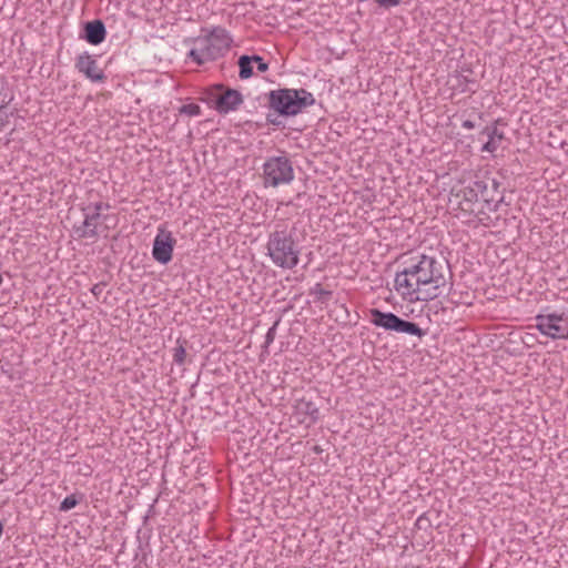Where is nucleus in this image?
<instances>
[{
    "label": "nucleus",
    "mask_w": 568,
    "mask_h": 568,
    "mask_svg": "<svg viewBox=\"0 0 568 568\" xmlns=\"http://www.w3.org/2000/svg\"><path fill=\"white\" fill-rule=\"evenodd\" d=\"M75 65L91 81L103 82L105 79L103 70L99 68L98 62L89 54L80 55Z\"/></svg>",
    "instance_id": "11"
},
{
    "label": "nucleus",
    "mask_w": 568,
    "mask_h": 568,
    "mask_svg": "<svg viewBox=\"0 0 568 568\" xmlns=\"http://www.w3.org/2000/svg\"><path fill=\"white\" fill-rule=\"evenodd\" d=\"M239 67H240V78L241 79H248L253 74V68H252V58L247 55H242L239 59Z\"/></svg>",
    "instance_id": "15"
},
{
    "label": "nucleus",
    "mask_w": 568,
    "mask_h": 568,
    "mask_svg": "<svg viewBox=\"0 0 568 568\" xmlns=\"http://www.w3.org/2000/svg\"><path fill=\"white\" fill-rule=\"evenodd\" d=\"M175 244L176 240L172 232L163 226H159L152 248L154 260L161 264H168L172 260Z\"/></svg>",
    "instance_id": "10"
},
{
    "label": "nucleus",
    "mask_w": 568,
    "mask_h": 568,
    "mask_svg": "<svg viewBox=\"0 0 568 568\" xmlns=\"http://www.w3.org/2000/svg\"><path fill=\"white\" fill-rule=\"evenodd\" d=\"M463 126H464L465 129H467V130H471V129H474V128H475V124H474V122H471V121H469V120H466V121H464Z\"/></svg>",
    "instance_id": "22"
},
{
    "label": "nucleus",
    "mask_w": 568,
    "mask_h": 568,
    "mask_svg": "<svg viewBox=\"0 0 568 568\" xmlns=\"http://www.w3.org/2000/svg\"><path fill=\"white\" fill-rule=\"evenodd\" d=\"M536 328L552 339L568 338V312H552L536 316Z\"/></svg>",
    "instance_id": "6"
},
{
    "label": "nucleus",
    "mask_w": 568,
    "mask_h": 568,
    "mask_svg": "<svg viewBox=\"0 0 568 568\" xmlns=\"http://www.w3.org/2000/svg\"><path fill=\"white\" fill-rule=\"evenodd\" d=\"M186 358V351L183 345H178L173 349V359L176 364L182 365Z\"/></svg>",
    "instance_id": "17"
},
{
    "label": "nucleus",
    "mask_w": 568,
    "mask_h": 568,
    "mask_svg": "<svg viewBox=\"0 0 568 568\" xmlns=\"http://www.w3.org/2000/svg\"><path fill=\"white\" fill-rule=\"evenodd\" d=\"M210 97L214 99L215 109L220 113L234 111L243 102V97L237 90L225 88L222 84L213 85L210 89Z\"/></svg>",
    "instance_id": "9"
},
{
    "label": "nucleus",
    "mask_w": 568,
    "mask_h": 568,
    "mask_svg": "<svg viewBox=\"0 0 568 568\" xmlns=\"http://www.w3.org/2000/svg\"><path fill=\"white\" fill-rule=\"evenodd\" d=\"M445 284L442 265L426 255L412 258L394 281L395 291L410 303L436 298Z\"/></svg>",
    "instance_id": "1"
},
{
    "label": "nucleus",
    "mask_w": 568,
    "mask_h": 568,
    "mask_svg": "<svg viewBox=\"0 0 568 568\" xmlns=\"http://www.w3.org/2000/svg\"><path fill=\"white\" fill-rule=\"evenodd\" d=\"M271 106L284 115H295L314 103L313 95L305 90L283 89L272 91Z\"/></svg>",
    "instance_id": "4"
},
{
    "label": "nucleus",
    "mask_w": 568,
    "mask_h": 568,
    "mask_svg": "<svg viewBox=\"0 0 568 568\" xmlns=\"http://www.w3.org/2000/svg\"><path fill=\"white\" fill-rule=\"evenodd\" d=\"M266 250L272 262L278 267L292 270L300 262V251L293 237L285 232L271 233Z\"/></svg>",
    "instance_id": "3"
},
{
    "label": "nucleus",
    "mask_w": 568,
    "mask_h": 568,
    "mask_svg": "<svg viewBox=\"0 0 568 568\" xmlns=\"http://www.w3.org/2000/svg\"><path fill=\"white\" fill-rule=\"evenodd\" d=\"M180 114H185L187 116H197L201 114V108L199 104L189 103L184 104L179 109Z\"/></svg>",
    "instance_id": "16"
},
{
    "label": "nucleus",
    "mask_w": 568,
    "mask_h": 568,
    "mask_svg": "<svg viewBox=\"0 0 568 568\" xmlns=\"http://www.w3.org/2000/svg\"><path fill=\"white\" fill-rule=\"evenodd\" d=\"M450 202L456 211V216L464 219L467 223L473 222V217H477L481 206L477 192L470 186L454 194Z\"/></svg>",
    "instance_id": "8"
},
{
    "label": "nucleus",
    "mask_w": 568,
    "mask_h": 568,
    "mask_svg": "<svg viewBox=\"0 0 568 568\" xmlns=\"http://www.w3.org/2000/svg\"><path fill=\"white\" fill-rule=\"evenodd\" d=\"M263 179L265 186L275 187L290 183L294 179L290 160L284 156L268 159L263 165Z\"/></svg>",
    "instance_id": "5"
},
{
    "label": "nucleus",
    "mask_w": 568,
    "mask_h": 568,
    "mask_svg": "<svg viewBox=\"0 0 568 568\" xmlns=\"http://www.w3.org/2000/svg\"><path fill=\"white\" fill-rule=\"evenodd\" d=\"M2 114H3V110L0 108V125L2 124Z\"/></svg>",
    "instance_id": "23"
},
{
    "label": "nucleus",
    "mask_w": 568,
    "mask_h": 568,
    "mask_svg": "<svg viewBox=\"0 0 568 568\" xmlns=\"http://www.w3.org/2000/svg\"><path fill=\"white\" fill-rule=\"evenodd\" d=\"M94 209H95V213L93 215H91V216H87L85 217V224L87 225H92L93 224V220L97 216H99L101 211L109 209V205L105 204V203L100 202V203L95 204Z\"/></svg>",
    "instance_id": "19"
},
{
    "label": "nucleus",
    "mask_w": 568,
    "mask_h": 568,
    "mask_svg": "<svg viewBox=\"0 0 568 568\" xmlns=\"http://www.w3.org/2000/svg\"><path fill=\"white\" fill-rule=\"evenodd\" d=\"M379 7L388 9L397 7L402 0H374Z\"/></svg>",
    "instance_id": "20"
},
{
    "label": "nucleus",
    "mask_w": 568,
    "mask_h": 568,
    "mask_svg": "<svg viewBox=\"0 0 568 568\" xmlns=\"http://www.w3.org/2000/svg\"><path fill=\"white\" fill-rule=\"evenodd\" d=\"M251 58H252V63H253V62H255V63L257 64V70H258L260 72H265V71H267L268 65H267V63H265V62L263 61V59H262L261 57H258V55H253V57H251Z\"/></svg>",
    "instance_id": "21"
},
{
    "label": "nucleus",
    "mask_w": 568,
    "mask_h": 568,
    "mask_svg": "<svg viewBox=\"0 0 568 568\" xmlns=\"http://www.w3.org/2000/svg\"><path fill=\"white\" fill-rule=\"evenodd\" d=\"M85 39L91 44H100L105 39V28L99 20L85 24Z\"/></svg>",
    "instance_id": "14"
},
{
    "label": "nucleus",
    "mask_w": 568,
    "mask_h": 568,
    "mask_svg": "<svg viewBox=\"0 0 568 568\" xmlns=\"http://www.w3.org/2000/svg\"><path fill=\"white\" fill-rule=\"evenodd\" d=\"M231 43L232 38L229 32L216 27L194 41V48L190 51V57L197 64H203L223 55L229 51Z\"/></svg>",
    "instance_id": "2"
},
{
    "label": "nucleus",
    "mask_w": 568,
    "mask_h": 568,
    "mask_svg": "<svg viewBox=\"0 0 568 568\" xmlns=\"http://www.w3.org/2000/svg\"><path fill=\"white\" fill-rule=\"evenodd\" d=\"M295 414L300 423L313 424L317 419L318 409L314 403L302 398L295 405Z\"/></svg>",
    "instance_id": "12"
},
{
    "label": "nucleus",
    "mask_w": 568,
    "mask_h": 568,
    "mask_svg": "<svg viewBox=\"0 0 568 568\" xmlns=\"http://www.w3.org/2000/svg\"><path fill=\"white\" fill-rule=\"evenodd\" d=\"M371 322L386 331H395L413 336H424L423 329L415 323L404 321L393 313H383L376 308L371 310Z\"/></svg>",
    "instance_id": "7"
},
{
    "label": "nucleus",
    "mask_w": 568,
    "mask_h": 568,
    "mask_svg": "<svg viewBox=\"0 0 568 568\" xmlns=\"http://www.w3.org/2000/svg\"><path fill=\"white\" fill-rule=\"evenodd\" d=\"M484 132L487 134L488 141L483 145V152L495 154L498 150L503 149V142L505 140L503 131L494 125L491 128H486Z\"/></svg>",
    "instance_id": "13"
},
{
    "label": "nucleus",
    "mask_w": 568,
    "mask_h": 568,
    "mask_svg": "<svg viewBox=\"0 0 568 568\" xmlns=\"http://www.w3.org/2000/svg\"><path fill=\"white\" fill-rule=\"evenodd\" d=\"M77 505H78V499L75 498V496L71 495V496L65 497L62 500V503L60 505V510L68 511L72 508H74Z\"/></svg>",
    "instance_id": "18"
}]
</instances>
